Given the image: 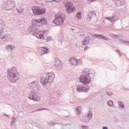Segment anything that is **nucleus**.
Returning <instances> with one entry per match:
<instances>
[{
    "mask_svg": "<svg viewBox=\"0 0 129 129\" xmlns=\"http://www.w3.org/2000/svg\"><path fill=\"white\" fill-rule=\"evenodd\" d=\"M95 77V72L93 70H89L88 69H84L82 72L81 75L79 77V81L81 83H83L84 85H78L77 87V91L79 93L84 92L87 93L90 89V86H88L91 83V79H94Z\"/></svg>",
    "mask_w": 129,
    "mask_h": 129,
    "instance_id": "f257e3e1",
    "label": "nucleus"
},
{
    "mask_svg": "<svg viewBox=\"0 0 129 129\" xmlns=\"http://www.w3.org/2000/svg\"><path fill=\"white\" fill-rule=\"evenodd\" d=\"M39 27L34 25H30L28 29V31L30 34L38 38V39H44V34L46 33V30L39 31Z\"/></svg>",
    "mask_w": 129,
    "mask_h": 129,
    "instance_id": "f03ea898",
    "label": "nucleus"
},
{
    "mask_svg": "<svg viewBox=\"0 0 129 129\" xmlns=\"http://www.w3.org/2000/svg\"><path fill=\"white\" fill-rule=\"evenodd\" d=\"M18 75H19V72L16 67H13L12 69L7 70V77L8 80L12 83H15V82H16L17 80L19 79V77H18V78L17 77Z\"/></svg>",
    "mask_w": 129,
    "mask_h": 129,
    "instance_id": "7ed1b4c3",
    "label": "nucleus"
},
{
    "mask_svg": "<svg viewBox=\"0 0 129 129\" xmlns=\"http://www.w3.org/2000/svg\"><path fill=\"white\" fill-rule=\"evenodd\" d=\"M64 7L66 8V12L67 14L70 15L72 13H74L75 11V7L73 6V3L72 2H67L64 4Z\"/></svg>",
    "mask_w": 129,
    "mask_h": 129,
    "instance_id": "20e7f679",
    "label": "nucleus"
},
{
    "mask_svg": "<svg viewBox=\"0 0 129 129\" xmlns=\"http://www.w3.org/2000/svg\"><path fill=\"white\" fill-rule=\"evenodd\" d=\"M32 11L35 16H42L46 13V8L34 7L32 8Z\"/></svg>",
    "mask_w": 129,
    "mask_h": 129,
    "instance_id": "39448f33",
    "label": "nucleus"
},
{
    "mask_svg": "<svg viewBox=\"0 0 129 129\" xmlns=\"http://www.w3.org/2000/svg\"><path fill=\"white\" fill-rule=\"evenodd\" d=\"M65 21V16L59 15L55 17V19L52 21V23L56 26H61L63 25Z\"/></svg>",
    "mask_w": 129,
    "mask_h": 129,
    "instance_id": "423d86ee",
    "label": "nucleus"
},
{
    "mask_svg": "<svg viewBox=\"0 0 129 129\" xmlns=\"http://www.w3.org/2000/svg\"><path fill=\"white\" fill-rule=\"evenodd\" d=\"M44 75L47 77L48 83H52V82L54 81V80L55 79V74H54V72H47L45 73Z\"/></svg>",
    "mask_w": 129,
    "mask_h": 129,
    "instance_id": "0eeeda50",
    "label": "nucleus"
},
{
    "mask_svg": "<svg viewBox=\"0 0 129 129\" xmlns=\"http://www.w3.org/2000/svg\"><path fill=\"white\" fill-rule=\"evenodd\" d=\"M28 98L30 100H33L34 101H40V96L33 91H31V94L28 96Z\"/></svg>",
    "mask_w": 129,
    "mask_h": 129,
    "instance_id": "6e6552de",
    "label": "nucleus"
},
{
    "mask_svg": "<svg viewBox=\"0 0 129 129\" xmlns=\"http://www.w3.org/2000/svg\"><path fill=\"white\" fill-rule=\"evenodd\" d=\"M54 67L56 70H61L62 69V62L60 60L56 59L54 62Z\"/></svg>",
    "mask_w": 129,
    "mask_h": 129,
    "instance_id": "1a4fd4ad",
    "label": "nucleus"
},
{
    "mask_svg": "<svg viewBox=\"0 0 129 129\" xmlns=\"http://www.w3.org/2000/svg\"><path fill=\"white\" fill-rule=\"evenodd\" d=\"M35 22L36 24H40L41 26H43V25H47V24H48L47 19L45 18H41L40 19H35Z\"/></svg>",
    "mask_w": 129,
    "mask_h": 129,
    "instance_id": "9d476101",
    "label": "nucleus"
},
{
    "mask_svg": "<svg viewBox=\"0 0 129 129\" xmlns=\"http://www.w3.org/2000/svg\"><path fill=\"white\" fill-rule=\"evenodd\" d=\"M41 52H40V56L45 55V54H48L50 53V49L46 46H43L40 47Z\"/></svg>",
    "mask_w": 129,
    "mask_h": 129,
    "instance_id": "9b49d317",
    "label": "nucleus"
},
{
    "mask_svg": "<svg viewBox=\"0 0 129 129\" xmlns=\"http://www.w3.org/2000/svg\"><path fill=\"white\" fill-rule=\"evenodd\" d=\"M111 37H112V38H115L116 37V39H117L118 40H120V42H121V43H124V44H125V45H128L129 44V41L121 39V37H120V36L119 35H117L116 34H113L111 36Z\"/></svg>",
    "mask_w": 129,
    "mask_h": 129,
    "instance_id": "f8f14e48",
    "label": "nucleus"
},
{
    "mask_svg": "<svg viewBox=\"0 0 129 129\" xmlns=\"http://www.w3.org/2000/svg\"><path fill=\"white\" fill-rule=\"evenodd\" d=\"M114 5L116 7H121L124 5V0H112Z\"/></svg>",
    "mask_w": 129,
    "mask_h": 129,
    "instance_id": "ddd939ff",
    "label": "nucleus"
},
{
    "mask_svg": "<svg viewBox=\"0 0 129 129\" xmlns=\"http://www.w3.org/2000/svg\"><path fill=\"white\" fill-rule=\"evenodd\" d=\"M6 5H8L9 7H10V9H8L10 10H13L14 8H15V5H16V2L14 0H8L6 2Z\"/></svg>",
    "mask_w": 129,
    "mask_h": 129,
    "instance_id": "4468645a",
    "label": "nucleus"
},
{
    "mask_svg": "<svg viewBox=\"0 0 129 129\" xmlns=\"http://www.w3.org/2000/svg\"><path fill=\"white\" fill-rule=\"evenodd\" d=\"M93 38H100V39H102L103 40H105V41H109V38H107L103 35L101 34H94L93 35Z\"/></svg>",
    "mask_w": 129,
    "mask_h": 129,
    "instance_id": "2eb2a0df",
    "label": "nucleus"
},
{
    "mask_svg": "<svg viewBox=\"0 0 129 129\" xmlns=\"http://www.w3.org/2000/svg\"><path fill=\"white\" fill-rule=\"evenodd\" d=\"M40 82L41 83V84H43V85H44V86H46V85H47V83H48V81L47 80V76H45V77L40 76Z\"/></svg>",
    "mask_w": 129,
    "mask_h": 129,
    "instance_id": "dca6fc26",
    "label": "nucleus"
},
{
    "mask_svg": "<svg viewBox=\"0 0 129 129\" xmlns=\"http://www.w3.org/2000/svg\"><path fill=\"white\" fill-rule=\"evenodd\" d=\"M96 17V13L93 11H91L88 13L87 15V19L89 20L90 21L92 19V17Z\"/></svg>",
    "mask_w": 129,
    "mask_h": 129,
    "instance_id": "f3484780",
    "label": "nucleus"
},
{
    "mask_svg": "<svg viewBox=\"0 0 129 129\" xmlns=\"http://www.w3.org/2000/svg\"><path fill=\"white\" fill-rule=\"evenodd\" d=\"M76 61L77 59L75 57H71L69 59V62L72 65H75L76 66Z\"/></svg>",
    "mask_w": 129,
    "mask_h": 129,
    "instance_id": "a211bd4d",
    "label": "nucleus"
},
{
    "mask_svg": "<svg viewBox=\"0 0 129 129\" xmlns=\"http://www.w3.org/2000/svg\"><path fill=\"white\" fill-rule=\"evenodd\" d=\"M83 45H87L89 44V39H88V37H85L82 41Z\"/></svg>",
    "mask_w": 129,
    "mask_h": 129,
    "instance_id": "6ab92c4d",
    "label": "nucleus"
},
{
    "mask_svg": "<svg viewBox=\"0 0 129 129\" xmlns=\"http://www.w3.org/2000/svg\"><path fill=\"white\" fill-rule=\"evenodd\" d=\"M76 18H78L79 20H80L82 18V13L80 11L77 13L75 16Z\"/></svg>",
    "mask_w": 129,
    "mask_h": 129,
    "instance_id": "aec40b11",
    "label": "nucleus"
},
{
    "mask_svg": "<svg viewBox=\"0 0 129 129\" xmlns=\"http://www.w3.org/2000/svg\"><path fill=\"white\" fill-rule=\"evenodd\" d=\"M105 19L109 21L111 23H114V22H116V19H111V17H107Z\"/></svg>",
    "mask_w": 129,
    "mask_h": 129,
    "instance_id": "412c9836",
    "label": "nucleus"
},
{
    "mask_svg": "<svg viewBox=\"0 0 129 129\" xmlns=\"http://www.w3.org/2000/svg\"><path fill=\"white\" fill-rule=\"evenodd\" d=\"M107 104V105H108V106H110V107H113V106H114V105L113 104V102L111 100H109V101H108Z\"/></svg>",
    "mask_w": 129,
    "mask_h": 129,
    "instance_id": "4be33fe9",
    "label": "nucleus"
},
{
    "mask_svg": "<svg viewBox=\"0 0 129 129\" xmlns=\"http://www.w3.org/2000/svg\"><path fill=\"white\" fill-rule=\"evenodd\" d=\"M31 26H35V27H39V25L36 24V19H32L31 21Z\"/></svg>",
    "mask_w": 129,
    "mask_h": 129,
    "instance_id": "5701e85b",
    "label": "nucleus"
},
{
    "mask_svg": "<svg viewBox=\"0 0 129 129\" xmlns=\"http://www.w3.org/2000/svg\"><path fill=\"white\" fill-rule=\"evenodd\" d=\"M17 11L19 14H23L24 12V9L20 7L19 9L17 8L16 9Z\"/></svg>",
    "mask_w": 129,
    "mask_h": 129,
    "instance_id": "b1692460",
    "label": "nucleus"
},
{
    "mask_svg": "<svg viewBox=\"0 0 129 129\" xmlns=\"http://www.w3.org/2000/svg\"><path fill=\"white\" fill-rule=\"evenodd\" d=\"M118 105L119 107H120L121 108H124V104H123L122 102H118Z\"/></svg>",
    "mask_w": 129,
    "mask_h": 129,
    "instance_id": "393cba45",
    "label": "nucleus"
},
{
    "mask_svg": "<svg viewBox=\"0 0 129 129\" xmlns=\"http://www.w3.org/2000/svg\"><path fill=\"white\" fill-rule=\"evenodd\" d=\"M4 29H0V39H1L2 40H3V39H6V38H7V36L6 35H3V36H2L1 35V33H2V32H4Z\"/></svg>",
    "mask_w": 129,
    "mask_h": 129,
    "instance_id": "a878e982",
    "label": "nucleus"
},
{
    "mask_svg": "<svg viewBox=\"0 0 129 129\" xmlns=\"http://www.w3.org/2000/svg\"><path fill=\"white\" fill-rule=\"evenodd\" d=\"M82 64V60L81 59H77L76 65H81Z\"/></svg>",
    "mask_w": 129,
    "mask_h": 129,
    "instance_id": "bb28decb",
    "label": "nucleus"
},
{
    "mask_svg": "<svg viewBox=\"0 0 129 129\" xmlns=\"http://www.w3.org/2000/svg\"><path fill=\"white\" fill-rule=\"evenodd\" d=\"M87 117L91 118H92L93 114L92 113L90 112V111H89L87 115Z\"/></svg>",
    "mask_w": 129,
    "mask_h": 129,
    "instance_id": "cd10ccee",
    "label": "nucleus"
},
{
    "mask_svg": "<svg viewBox=\"0 0 129 129\" xmlns=\"http://www.w3.org/2000/svg\"><path fill=\"white\" fill-rule=\"evenodd\" d=\"M15 122H16V117L13 116L12 118L11 125H13V124L15 123Z\"/></svg>",
    "mask_w": 129,
    "mask_h": 129,
    "instance_id": "c85d7f7f",
    "label": "nucleus"
},
{
    "mask_svg": "<svg viewBox=\"0 0 129 129\" xmlns=\"http://www.w3.org/2000/svg\"><path fill=\"white\" fill-rule=\"evenodd\" d=\"M61 0H52V1H46L47 3H53V2H55V3H60Z\"/></svg>",
    "mask_w": 129,
    "mask_h": 129,
    "instance_id": "c756f323",
    "label": "nucleus"
},
{
    "mask_svg": "<svg viewBox=\"0 0 129 129\" xmlns=\"http://www.w3.org/2000/svg\"><path fill=\"white\" fill-rule=\"evenodd\" d=\"M81 127L82 129H88V128H89V127L88 125H81Z\"/></svg>",
    "mask_w": 129,
    "mask_h": 129,
    "instance_id": "7c9ffc66",
    "label": "nucleus"
},
{
    "mask_svg": "<svg viewBox=\"0 0 129 129\" xmlns=\"http://www.w3.org/2000/svg\"><path fill=\"white\" fill-rule=\"evenodd\" d=\"M7 49H9V50H11V51H12L13 49V46L12 45H9Z\"/></svg>",
    "mask_w": 129,
    "mask_h": 129,
    "instance_id": "2f4dec72",
    "label": "nucleus"
},
{
    "mask_svg": "<svg viewBox=\"0 0 129 129\" xmlns=\"http://www.w3.org/2000/svg\"><path fill=\"white\" fill-rule=\"evenodd\" d=\"M113 95L112 93L110 92H106V95H108L109 96H111Z\"/></svg>",
    "mask_w": 129,
    "mask_h": 129,
    "instance_id": "473e14b6",
    "label": "nucleus"
},
{
    "mask_svg": "<svg viewBox=\"0 0 129 129\" xmlns=\"http://www.w3.org/2000/svg\"><path fill=\"white\" fill-rule=\"evenodd\" d=\"M46 40L47 42H49V41H50V40H52V37H47Z\"/></svg>",
    "mask_w": 129,
    "mask_h": 129,
    "instance_id": "72a5a7b5",
    "label": "nucleus"
},
{
    "mask_svg": "<svg viewBox=\"0 0 129 129\" xmlns=\"http://www.w3.org/2000/svg\"><path fill=\"white\" fill-rule=\"evenodd\" d=\"M115 52H117V53H118V54L119 55V57H120L121 56V53H120V51H119V50L116 49L115 50Z\"/></svg>",
    "mask_w": 129,
    "mask_h": 129,
    "instance_id": "f704fd0d",
    "label": "nucleus"
},
{
    "mask_svg": "<svg viewBox=\"0 0 129 129\" xmlns=\"http://www.w3.org/2000/svg\"><path fill=\"white\" fill-rule=\"evenodd\" d=\"M88 39L89 41H94V38H92L90 37H88Z\"/></svg>",
    "mask_w": 129,
    "mask_h": 129,
    "instance_id": "c9c22d12",
    "label": "nucleus"
},
{
    "mask_svg": "<svg viewBox=\"0 0 129 129\" xmlns=\"http://www.w3.org/2000/svg\"><path fill=\"white\" fill-rule=\"evenodd\" d=\"M31 85H36V81H33L31 83Z\"/></svg>",
    "mask_w": 129,
    "mask_h": 129,
    "instance_id": "e433bc0d",
    "label": "nucleus"
},
{
    "mask_svg": "<svg viewBox=\"0 0 129 129\" xmlns=\"http://www.w3.org/2000/svg\"><path fill=\"white\" fill-rule=\"evenodd\" d=\"M76 111L77 112H78L79 114V113H80V111H79V108H78V107L76 108Z\"/></svg>",
    "mask_w": 129,
    "mask_h": 129,
    "instance_id": "4c0bfd02",
    "label": "nucleus"
},
{
    "mask_svg": "<svg viewBox=\"0 0 129 129\" xmlns=\"http://www.w3.org/2000/svg\"><path fill=\"white\" fill-rule=\"evenodd\" d=\"M41 110H43V108H39L36 110V111H41Z\"/></svg>",
    "mask_w": 129,
    "mask_h": 129,
    "instance_id": "58836bf2",
    "label": "nucleus"
},
{
    "mask_svg": "<svg viewBox=\"0 0 129 129\" xmlns=\"http://www.w3.org/2000/svg\"><path fill=\"white\" fill-rule=\"evenodd\" d=\"M43 110H50L49 108H42Z\"/></svg>",
    "mask_w": 129,
    "mask_h": 129,
    "instance_id": "ea45409f",
    "label": "nucleus"
},
{
    "mask_svg": "<svg viewBox=\"0 0 129 129\" xmlns=\"http://www.w3.org/2000/svg\"><path fill=\"white\" fill-rule=\"evenodd\" d=\"M3 115L4 116H6V117H10V116L7 114H4Z\"/></svg>",
    "mask_w": 129,
    "mask_h": 129,
    "instance_id": "a19ab883",
    "label": "nucleus"
},
{
    "mask_svg": "<svg viewBox=\"0 0 129 129\" xmlns=\"http://www.w3.org/2000/svg\"><path fill=\"white\" fill-rule=\"evenodd\" d=\"M102 129H108V127L106 126H104L102 127Z\"/></svg>",
    "mask_w": 129,
    "mask_h": 129,
    "instance_id": "79ce46f5",
    "label": "nucleus"
},
{
    "mask_svg": "<svg viewBox=\"0 0 129 129\" xmlns=\"http://www.w3.org/2000/svg\"><path fill=\"white\" fill-rule=\"evenodd\" d=\"M87 49H88V46H86L84 48V50L85 51V50H87Z\"/></svg>",
    "mask_w": 129,
    "mask_h": 129,
    "instance_id": "37998d69",
    "label": "nucleus"
},
{
    "mask_svg": "<svg viewBox=\"0 0 129 129\" xmlns=\"http://www.w3.org/2000/svg\"><path fill=\"white\" fill-rule=\"evenodd\" d=\"M58 123H55V122H52L53 125H55V124H57Z\"/></svg>",
    "mask_w": 129,
    "mask_h": 129,
    "instance_id": "c03bdc74",
    "label": "nucleus"
},
{
    "mask_svg": "<svg viewBox=\"0 0 129 129\" xmlns=\"http://www.w3.org/2000/svg\"><path fill=\"white\" fill-rule=\"evenodd\" d=\"M62 40H59V44H62Z\"/></svg>",
    "mask_w": 129,
    "mask_h": 129,
    "instance_id": "a18cd8bd",
    "label": "nucleus"
},
{
    "mask_svg": "<svg viewBox=\"0 0 129 129\" xmlns=\"http://www.w3.org/2000/svg\"><path fill=\"white\" fill-rule=\"evenodd\" d=\"M71 30L72 31H75V30H76V29L71 28Z\"/></svg>",
    "mask_w": 129,
    "mask_h": 129,
    "instance_id": "49530a36",
    "label": "nucleus"
},
{
    "mask_svg": "<svg viewBox=\"0 0 129 129\" xmlns=\"http://www.w3.org/2000/svg\"><path fill=\"white\" fill-rule=\"evenodd\" d=\"M115 18V16H111V19H114Z\"/></svg>",
    "mask_w": 129,
    "mask_h": 129,
    "instance_id": "de8ad7c7",
    "label": "nucleus"
},
{
    "mask_svg": "<svg viewBox=\"0 0 129 129\" xmlns=\"http://www.w3.org/2000/svg\"><path fill=\"white\" fill-rule=\"evenodd\" d=\"M35 111H37V110L32 111V113L35 112Z\"/></svg>",
    "mask_w": 129,
    "mask_h": 129,
    "instance_id": "09e8293b",
    "label": "nucleus"
},
{
    "mask_svg": "<svg viewBox=\"0 0 129 129\" xmlns=\"http://www.w3.org/2000/svg\"><path fill=\"white\" fill-rule=\"evenodd\" d=\"M91 1V2H95V1H96V0H90Z\"/></svg>",
    "mask_w": 129,
    "mask_h": 129,
    "instance_id": "8fccbe9b",
    "label": "nucleus"
},
{
    "mask_svg": "<svg viewBox=\"0 0 129 129\" xmlns=\"http://www.w3.org/2000/svg\"><path fill=\"white\" fill-rule=\"evenodd\" d=\"M126 90H129V89H126Z\"/></svg>",
    "mask_w": 129,
    "mask_h": 129,
    "instance_id": "3c124183",
    "label": "nucleus"
},
{
    "mask_svg": "<svg viewBox=\"0 0 129 129\" xmlns=\"http://www.w3.org/2000/svg\"><path fill=\"white\" fill-rule=\"evenodd\" d=\"M76 46H77V44H76Z\"/></svg>",
    "mask_w": 129,
    "mask_h": 129,
    "instance_id": "603ef678",
    "label": "nucleus"
}]
</instances>
